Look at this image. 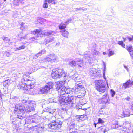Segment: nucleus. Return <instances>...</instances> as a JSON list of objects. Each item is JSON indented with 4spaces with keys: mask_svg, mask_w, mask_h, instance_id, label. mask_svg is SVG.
<instances>
[{
    "mask_svg": "<svg viewBox=\"0 0 133 133\" xmlns=\"http://www.w3.org/2000/svg\"><path fill=\"white\" fill-rule=\"evenodd\" d=\"M129 52L130 55V56L132 57H133V50Z\"/></svg>",
    "mask_w": 133,
    "mask_h": 133,
    "instance_id": "54",
    "label": "nucleus"
},
{
    "mask_svg": "<svg viewBox=\"0 0 133 133\" xmlns=\"http://www.w3.org/2000/svg\"><path fill=\"white\" fill-rule=\"evenodd\" d=\"M41 21H42L43 22H44L45 21V20L43 18L41 19Z\"/></svg>",
    "mask_w": 133,
    "mask_h": 133,
    "instance_id": "61",
    "label": "nucleus"
},
{
    "mask_svg": "<svg viewBox=\"0 0 133 133\" xmlns=\"http://www.w3.org/2000/svg\"><path fill=\"white\" fill-rule=\"evenodd\" d=\"M83 11H85L87 10V9L84 7L82 8V9Z\"/></svg>",
    "mask_w": 133,
    "mask_h": 133,
    "instance_id": "56",
    "label": "nucleus"
},
{
    "mask_svg": "<svg viewBox=\"0 0 133 133\" xmlns=\"http://www.w3.org/2000/svg\"><path fill=\"white\" fill-rule=\"evenodd\" d=\"M54 33V31H49L45 32L44 34V36H49L50 35H53Z\"/></svg>",
    "mask_w": 133,
    "mask_h": 133,
    "instance_id": "27",
    "label": "nucleus"
},
{
    "mask_svg": "<svg viewBox=\"0 0 133 133\" xmlns=\"http://www.w3.org/2000/svg\"><path fill=\"white\" fill-rule=\"evenodd\" d=\"M26 121L28 123L33 124V125L35 124H39L40 119H38L37 117H34L33 116L29 117V118H26Z\"/></svg>",
    "mask_w": 133,
    "mask_h": 133,
    "instance_id": "8",
    "label": "nucleus"
},
{
    "mask_svg": "<svg viewBox=\"0 0 133 133\" xmlns=\"http://www.w3.org/2000/svg\"><path fill=\"white\" fill-rule=\"evenodd\" d=\"M76 62H77L76 65L77 64L78 66L81 63L83 62L81 60L79 61H77Z\"/></svg>",
    "mask_w": 133,
    "mask_h": 133,
    "instance_id": "47",
    "label": "nucleus"
},
{
    "mask_svg": "<svg viewBox=\"0 0 133 133\" xmlns=\"http://www.w3.org/2000/svg\"><path fill=\"white\" fill-rule=\"evenodd\" d=\"M67 133H77V132L74 131H67Z\"/></svg>",
    "mask_w": 133,
    "mask_h": 133,
    "instance_id": "53",
    "label": "nucleus"
},
{
    "mask_svg": "<svg viewBox=\"0 0 133 133\" xmlns=\"http://www.w3.org/2000/svg\"><path fill=\"white\" fill-rule=\"evenodd\" d=\"M130 109L131 110L130 112L129 111V110L128 109H127L125 110V111H123V113L124 117L129 116L130 114L133 115V114H132V113H133V110L132 109H131L130 108Z\"/></svg>",
    "mask_w": 133,
    "mask_h": 133,
    "instance_id": "15",
    "label": "nucleus"
},
{
    "mask_svg": "<svg viewBox=\"0 0 133 133\" xmlns=\"http://www.w3.org/2000/svg\"><path fill=\"white\" fill-rule=\"evenodd\" d=\"M12 52H9V51H6L5 52V54L6 56L8 57H10L11 55L12 54Z\"/></svg>",
    "mask_w": 133,
    "mask_h": 133,
    "instance_id": "31",
    "label": "nucleus"
},
{
    "mask_svg": "<svg viewBox=\"0 0 133 133\" xmlns=\"http://www.w3.org/2000/svg\"><path fill=\"white\" fill-rule=\"evenodd\" d=\"M58 60L57 58L54 53L51 54L47 56L44 59L45 62L48 61L51 62L57 61Z\"/></svg>",
    "mask_w": 133,
    "mask_h": 133,
    "instance_id": "9",
    "label": "nucleus"
},
{
    "mask_svg": "<svg viewBox=\"0 0 133 133\" xmlns=\"http://www.w3.org/2000/svg\"><path fill=\"white\" fill-rule=\"evenodd\" d=\"M89 133H96V132L92 131V132H90Z\"/></svg>",
    "mask_w": 133,
    "mask_h": 133,
    "instance_id": "64",
    "label": "nucleus"
},
{
    "mask_svg": "<svg viewBox=\"0 0 133 133\" xmlns=\"http://www.w3.org/2000/svg\"><path fill=\"white\" fill-rule=\"evenodd\" d=\"M100 100L102 103L103 104H106L109 103L110 100L108 95L105 94L100 99Z\"/></svg>",
    "mask_w": 133,
    "mask_h": 133,
    "instance_id": "12",
    "label": "nucleus"
},
{
    "mask_svg": "<svg viewBox=\"0 0 133 133\" xmlns=\"http://www.w3.org/2000/svg\"><path fill=\"white\" fill-rule=\"evenodd\" d=\"M71 90L72 91H74V92L73 96V98L74 97V95L75 93L79 92L81 93L85 94L86 92L84 86L83 85H82L81 84H77V85H75L74 87V89Z\"/></svg>",
    "mask_w": 133,
    "mask_h": 133,
    "instance_id": "6",
    "label": "nucleus"
},
{
    "mask_svg": "<svg viewBox=\"0 0 133 133\" xmlns=\"http://www.w3.org/2000/svg\"><path fill=\"white\" fill-rule=\"evenodd\" d=\"M27 28L28 27L27 26H24L22 28H21V30H24L27 29Z\"/></svg>",
    "mask_w": 133,
    "mask_h": 133,
    "instance_id": "49",
    "label": "nucleus"
},
{
    "mask_svg": "<svg viewBox=\"0 0 133 133\" xmlns=\"http://www.w3.org/2000/svg\"><path fill=\"white\" fill-rule=\"evenodd\" d=\"M119 127H121V126L118 124V123L117 121H116L115 123L112 125L111 126V128L112 129H113L115 128H118Z\"/></svg>",
    "mask_w": 133,
    "mask_h": 133,
    "instance_id": "19",
    "label": "nucleus"
},
{
    "mask_svg": "<svg viewBox=\"0 0 133 133\" xmlns=\"http://www.w3.org/2000/svg\"><path fill=\"white\" fill-rule=\"evenodd\" d=\"M76 61H72L70 62L69 64L72 66H75L76 65Z\"/></svg>",
    "mask_w": 133,
    "mask_h": 133,
    "instance_id": "25",
    "label": "nucleus"
},
{
    "mask_svg": "<svg viewBox=\"0 0 133 133\" xmlns=\"http://www.w3.org/2000/svg\"><path fill=\"white\" fill-rule=\"evenodd\" d=\"M64 83L61 81L57 82L55 85L56 89L57 90L58 93L60 95L59 103L61 108L64 110L66 108L72 107L74 103L73 96L74 92L69 88L63 86Z\"/></svg>",
    "mask_w": 133,
    "mask_h": 133,
    "instance_id": "1",
    "label": "nucleus"
},
{
    "mask_svg": "<svg viewBox=\"0 0 133 133\" xmlns=\"http://www.w3.org/2000/svg\"><path fill=\"white\" fill-rule=\"evenodd\" d=\"M29 76L26 75H24L22 78V81L23 82H26L29 83V84L31 85V81L30 79Z\"/></svg>",
    "mask_w": 133,
    "mask_h": 133,
    "instance_id": "13",
    "label": "nucleus"
},
{
    "mask_svg": "<svg viewBox=\"0 0 133 133\" xmlns=\"http://www.w3.org/2000/svg\"><path fill=\"white\" fill-rule=\"evenodd\" d=\"M52 102H53L57 103L58 101V100L57 99L56 100H54V99H52Z\"/></svg>",
    "mask_w": 133,
    "mask_h": 133,
    "instance_id": "57",
    "label": "nucleus"
},
{
    "mask_svg": "<svg viewBox=\"0 0 133 133\" xmlns=\"http://www.w3.org/2000/svg\"><path fill=\"white\" fill-rule=\"evenodd\" d=\"M84 65V62L81 63L78 66V68L80 69L81 68H82L83 67Z\"/></svg>",
    "mask_w": 133,
    "mask_h": 133,
    "instance_id": "42",
    "label": "nucleus"
},
{
    "mask_svg": "<svg viewBox=\"0 0 133 133\" xmlns=\"http://www.w3.org/2000/svg\"><path fill=\"white\" fill-rule=\"evenodd\" d=\"M104 123V121H103L101 118H99L98 119V122L97 124H103Z\"/></svg>",
    "mask_w": 133,
    "mask_h": 133,
    "instance_id": "39",
    "label": "nucleus"
},
{
    "mask_svg": "<svg viewBox=\"0 0 133 133\" xmlns=\"http://www.w3.org/2000/svg\"><path fill=\"white\" fill-rule=\"evenodd\" d=\"M23 118V117L22 115H17V120H18V119H20L19 121H20L21 119H22Z\"/></svg>",
    "mask_w": 133,
    "mask_h": 133,
    "instance_id": "45",
    "label": "nucleus"
},
{
    "mask_svg": "<svg viewBox=\"0 0 133 133\" xmlns=\"http://www.w3.org/2000/svg\"><path fill=\"white\" fill-rule=\"evenodd\" d=\"M82 8H76L75 9V10L76 11H77L78 10H80Z\"/></svg>",
    "mask_w": 133,
    "mask_h": 133,
    "instance_id": "58",
    "label": "nucleus"
},
{
    "mask_svg": "<svg viewBox=\"0 0 133 133\" xmlns=\"http://www.w3.org/2000/svg\"><path fill=\"white\" fill-rule=\"evenodd\" d=\"M77 84H81V85H83V84L82 83V82H81V81H78V82H77L76 83V85H77Z\"/></svg>",
    "mask_w": 133,
    "mask_h": 133,
    "instance_id": "52",
    "label": "nucleus"
},
{
    "mask_svg": "<svg viewBox=\"0 0 133 133\" xmlns=\"http://www.w3.org/2000/svg\"><path fill=\"white\" fill-rule=\"evenodd\" d=\"M49 3H51L52 4H56L57 2V0H48Z\"/></svg>",
    "mask_w": 133,
    "mask_h": 133,
    "instance_id": "28",
    "label": "nucleus"
},
{
    "mask_svg": "<svg viewBox=\"0 0 133 133\" xmlns=\"http://www.w3.org/2000/svg\"><path fill=\"white\" fill-rule=\"evenodd\" d=\"M97 124V123H94V126L95 127H96V125L97 124Z\"/></svg>",
    "mask_w": 133,
    "mask_h": 133,
    "instance_id": "62",
    "label": "nucleus"
},
{
    "mask_svg": "<svg viewBox=\"0 0 133 133\" xmlns=\"http://www.w3.org/2000/svg\"><path fill=\"white\" fill-rule=\"evenodd\" d=\"M72 73H71V76H70L71 78H72V79H74L75 80L76 79V78H77L78 77V75L77 73H74V74H73V75H72Z\"/></svg>",
    "mask_w": 133,
    "mask_h": 133,
    "instance_id": "23",
    "label": "nucleus"
},
{
    "mask_svg": "<svg viewBox=\"0 0 133 133\" xmlns=\"http://www.w3.org/2000/svg\"><path fill=\"white\" fill-rule=\"evenodd\" d=\"M124 67L128 72L129 71V69L127 66L126 65H124Z\"/></svg>",
    "mask_w": 133,
    "mask_h": 133,
    "instance_id": "50",
    "label": "nucleus"
},
{
    "mask_svg": "<svg viewBox=\"0 0 133 133\" xmlns=\"http://www.w3.org/2000/svg\"><path fill=\"white\" fill-rule=\"evenodd\" d=\"M35 105V102L33 101H32L26 108L25 106L17 105L15 106L14 112H17L19 114H20L21 112L24 113L25 112L28 113L34 110Z\"/></svg>",
    "mask_w": 133,
    "mask_h": 133,
    "instance_id": "2",
    "label": "nucleus"
},
{
    "mask_svg": "<svg viewBox=\"0 0 133 133\" xmlns=\"http://www.w3.org/2000/svg\"><path fill=\"white\" fill-rule=\"evenodd\" d=\"M2 39L3 40L4 42H5L6 43H9L10 41L9 38L7 37H3L2 38Z\"/></svg>",
    "mask_w": 133,
    "mask_h": 133,
    "instance_id": "29",
    "label": "nucleus"
},
{
    "mask_svg": "<svg viewBox=\"0 0 133 133\" xmlns=\"http://www.w3.org/2000/svg\"><path fill=\"white\" fill-rule=\"evenodd\" d=\"M54 39V38L53 37H50L47 38L45 39V42L46 43H50L53 41Z\"/></svg>",
    "mask_w": 133,
    "mask_h": 133,
    "instance_id": "22",
    "label": "nucleus"
},
{
    "mask_svg": "<svg viewBox=\"0 0 133 133\" xmlns=\"http://www.w3.org/2000/svg\"><path fill=\"white\" fill-rule=\"evenodd\" d=\"M24 24L25 23H24L23 22H22L21 23V24L20 29L22 28H23V27L24 26Z\"/></svg>",
    "mask_w": 133,
    "mask_h": 133,
    "instance_id": "51",
    "label": "nucleus"
},
{
    "mask_svg": "<svg viewBox=\"0 0 133 133\" xmlns=\"http://www.w3.org/2000/svg\"><path fill=\"white\" fill-rule=\"evenodd\" d=\"M95 86L96 90L99 92L100 94L104 93L106 90V84L105 81L102 80L97 81L95 82Z\"/></svg>",
    "mask_w": 133,
    "mask_h": 133,
    "instance_id": "5",
    "label": "nucleus"
},
{
    "mask_svg": "<svg viewBox=\"0 0 133 133\" xmlns=\"http://www.w3.org/2000/svg\"><path fill=\"white\" fill-rule=\"evenodd\" d=\"M67 131H72L73 129H76V125L73 119L70 120L68 121L67 123Z\"/></svg>",
    "mask_w": 133,
    "mask_h": 133,
    "instance_id": "11",
    "label": "nucleus"
},
{
    "mask_svg": "<svg viewBox=\"0 0 133 133\" xmlns=\"http://www.w3.org/2000/svg\"><path fill=\"white\" fill-rule=\"evenodd\" d=\"M25 48V46L24 45H22L21 46L18 47L17 48H16L15 51H17L20 50L21 49H23Z\"/></svg>",
    "mask_w": 133,
    "mask_h": 133,
    "instance_id": "34",
    "label": "nucleus"
},
{
    "mask_svg": "<svg viewBox=\"0 0 133 133\" xmlns=\"http://www.w3.org/2000/svg\"><path fill=\"white\" fill-rule=\"evenodd\" d=\"M72 20V19L71 18H70L69 19L67 20L65 22V23L66 25H67L68 24L70 23Z\"/></svg>",
    "mask_w": 133,
    "mask_h": 133,
    "instance_id": "41",
    "label": "nucleus"
},
{
    "mask_svg": "<svg viewBox=\"0 0 133 133\" xmlns=\"http://www.w3.org/2000/svg\"><path fill=\"white\" fill-rule=\"evenodd\" d=\"M111 94L112 97H113L115 94V92L112 89L111 90Z\"/></svg>",
    "mask_w": 133,
    "mask_h": 133,
    "instance_id": "40",
    "label": "nucleus"
},
{
    "mask_svg": "<svg viewBox=\"0 0 133 133\" xmlns=\"http://www.w3.org/2000/svg\"><path fill=\"white\" fill-rule=\"evenodd\" d=\"M59 44H60L59 43H57L56 44V46H58L59 45Z\"/></svg>",
    "mask_w": 133,
    "mask_h": 133,
    "instance_id": "63",
    "label": "nucleus"
},
{
    "mask_svg": "<svg viewBox=\"0 0 133 133\" xmlns=\"http://www.w3.org/2000/svg\"><path fill=\"white\" fill-rule=\"evenodd\" d=\"M19 14H18L17 12L16 11L13 14V17L14 18H17Z\"/></svg>",
    "mask_w": 133,
    "mask_h": 133,
    "instance_id": "37",
    "label": "nucleus"
},
{
    "mask_svg": "<svg viewBox=\"0 0 133 133\" xmlns=\"http://www.w3.org/2000/svg\"><path fill=\"white\" fill-rule=\"evenodd\" d=\"M97 71L94 68H93L91 69L90 72V74H95L97 73Z\"/></svg>",
    "mask_w": 133,
    "mask_h": 133,
    "instance_id": "30",
    "label": "nucleus"
},
{
    "mask_svg": "<svg viewBox=\"0 0 133 133\" xmlns=\"http://www.w3.org/2000/svg\"><path fill=\"white\" fill-rule=\"evenodd\" d=\"M32 101H27L25 99H22L21 101L20 100H19V101H21L22 103V104L21 103V104H20V103H19V104H17L16 105H22L23 106H24L23 104H24V105H28V104H29V103L31 102Z\"/></svg>",
    "mask_w": 133,
    "mask_h": 133,
    "instance_id": "16",
    "label": "nucleus"
},
{
    "mask_svg": "<svg viewBox=\"0 0 133 133\" xmlns=\"http://www.w3.org/2000/svg\"><path fill=\"white\" fill-rule=\"evenodd\" d=\"M45 52V50L44 49H43L41 50L38 53L36 54L33 57L34 59H36L39 56H41L42 54H44Z\"/></svg>",
    "mask_w": 133,
    "mask_h": 133,
    "instance_id": "17",
    "label": "nucleus"
},
{
    "mask_svg": "<svg viewBox=\"0 0 133 133\" xmlns=\"http://www.w3.org/2000/svg\"><path fill=\"white\" fill-rule=\"evenodd\" d=\"M13 127L14 129V131H17V130L18 129V127H16V126L15 125H13Z\"/></svg>",
    "mask_w": 133,
    "mask_h": 133,
    "instance_id": "46",
    "label": "nucleus"
},
{
    "mask_svg": "<svg viewBox=\"0 0 133 133\" xmlns=\"http://www.w3.org/2000/svg\"><path fill=\"white\" fill-rule=\"evenodd\" d=\"M10 83V80L9 79L6 80L4 82V84H8Z\"/></svg>",
    "mask_w": 133,
    "mask_h": 133,
    "instance_id": "43",
    "label": "nucleus"
},
{
    "mask_svg": "<svg viewBox=\"0 0 133 133\" xmlns=\"http://www.w3.org/2000/svg\"><path fill=\"white\" fill-rule=\"evenodd\" d=\"M24 83H22L21 85V89H22L23 90H25L30 91H33L34 89L33 88L34 87V85L33 84L31 85L29 84L28 83L24 82Z\"/></svg>",
    "mask_w": 133,
    "mask_h": 133,
    "instance_id": "7",
    "label": "nucleus"
},
{
    "mask_svg": "<svg viewBox=\"0 0 133 133\" xmlns=\"http://www.w3.org/2000/svg\"><path fill=\"white\" fill-rule=\"evenodd\" d=\"M106 65H105V64H104V73H103V75H104V78L105 79H106V78L105 76V72L104 71L106 70Z\"/></svg>",
    "mask_w": 133,
    "mask_h": 133,
    "instance_id": "48",
    "label": "nucleus"
},
{
    "mask_svg": "<svg viewBox=\"0 0 133 133\" xmlns=\"http://www.w3.org/2000/svg\"><path fill=\"white\" fill-rule=\"evenodd\" d=\"M82 96H81L80 95H79L77 96H76L75 97L76 98H82Z\"/></svg>",
    "mask_w": 133,
    "mask_h": 133,
    "instance_id": "55",
    "label": "nucleus"
},
{
    "mask_svg": "<svg viewBox=\"0 0 133 133\" xmlns=\"http://www.w3.org/2000/svg\"><path fill=\"white\" fill-rule=\"evenodd\" d=\"M106 128V126L104 125L99 127L98 128L101 132H102L103 133H105L106 132V130L105 129Z\"/></svg>",
    "mask_w": 133,
    "mask_h": 133,
    "instance_id": "20",
    "label": "nucleus"
},
{
    "mask_svg": "<svg viewBox=\"0 0 133 133\" xmlns=\"http://www.w3.org/2000/svg\"><path fill=\"white\" fill-rule=\"evenodd\" d=\"M130 99V97H128L127 98H126L125 99L129 101V100Z\"/></svg>",
    "mask_w": 133,
    "mask_h": 133,
    "instance_id": "59",
    "label": "nucleus"
},
{
    "mask_svg": "<svg viewBox=\"0 0 133 133\" xmlns=\"http://www.w3.org/2000/svg\"><path fill=\"white\" fill-rule=\"evenodd\" d=\"M47 2L48 3V0H45L44 2V3L43 5V7L45 8H47L48 7V4Z\"/></svg>",
    "mask_w": 133,
    "mask_h": 133,
    "instance_id": "33",
    "label": "nucleus"
},
{
    "mask_svg": "<svg viewBox=\"0 0 133 133\" xmlns=\"http://www.w3.org/2000/svg\"><path fill=\"white\" fill-rule=\"evenodd\" d=\"M95 52V54L96 55H97L98 54V52L97 51H94Z\"/></svg>",
    "mask_w": 133,
    "mask_h": 133,
    "instance_id": "60",
    "label": "nucleus"
},
{
    "mask_svg": "<svg viewBox=\"0 0 133 133\" xmlns=\"http://www.w3.org/2000/svg\"><path fill=\"white\" fill-rule=\"evenodd\" d=\"M45 111L46 112H49L50 113H51V109L50 107H48L46 108L45 109Z\"/></svg>",
    "mask_w": 133,
    "mask_h": 133,
    "instance_id": "35",
    "label": "nucleus"
},
{
    "mask_svg": "<svg viewBox=\"0 0 133 133\" xmlns=\"http://www.w3.org/2000/svg\"><path fill=\"white\" fill-rule=\"evenodd\" d=\"M127 50L129 52L133 51V49L131 46H127Z\"/></svg>",
    "mask_w": 133,
    "mask_h": 133,
    "instance_id": "38",
    "label": "nucleus"
},
{
    "mask_svg": "<svg viewBox=\"0 0 133 133\" xmlns=\"http://www.w3.org/2000/svg\"><path fill=\"white\" fill-rule=\"evenodd\" d=\"M66 25L65 23L64 24L63 22H61L59 26V28L60 29H64L66 28Z\"/></svg>",
    "mask_w": 133,
    "mask_h": 133,
    "instance_id": "21",
    "label": "nucleus"
},
{
    "mask_svg": "<svg viewBox=\"0 0 133 133\" xmlns=\"http://www.w3.org/2000/svg\"><path fill=\"white\" fill-rule=\"evenodd\" d=\"M49 120L51 122L49 124L48 127L51 129L52 132H55L56 130L58 129L61 128L62 123L59 119H56L55 117H52Z\"/></svg>",
    "mask_w": 133,
    "mask_h": 133,
    "instance_id": "3",
    "label": "nucleus"
},
{
    "mask_svg": "<svg viewBox=\"0 0 133 133\" xmlns=\"http://www.w3.org/2000/svg\"><path fill=\"white\" fill-rule=\"evenodd\" d=\"M32 32L33 34L36 35H40L42 33V31L40 29H36L34 30Z\"/></svg>",
    "mask_w": 133,
    "mask_h": 133,
    "instance_id": "18",
    "label": "nucleus"
},
{
    "mask_svg": "<svg viewBox=\"0 0 133 133\" xmlns=\"http://www.w3.org/2000/svg\"><path fill=\"white\" fill-rule=\"evenodd\" d=\"M26 38V35L24 36L20 37L18 38V39L19 41H22L23 39H25Z\"/></svg>",
    "mask_w": 133,
    "mask_h": 133,
    "instance_id": "36",
    "label": "nucleus"
},
{
    "mask_svg": "<svg viewBox=\"0 0 133 133\" xmlns=\"http://www.w3.org/2000/svg\"><path fill=\"white\" fill-rule=\"evenodd\" d=\"M121 129H123V130H127V129H128L131 127L130 124L129 122L126 121L125 122L123 123V125H122Z\"/></svg>",
    "mask_w": 133,
    "mask_h": 133,
    "instance_id": "14",
    "label": "nucleus"
},
{
    "mask_svg": "<svg viewBox=\"0 0 133 133\" xmlns=\"http://www.w3.org/2000/svg\"><path fill=\"white\" fill-rule=\"evenodd\" d=\"M69 34L68 31H66L65 30H64L62 33V35L64 37L68 38V35Z\"/></svg>",
    "mask_w": 133,
    "mask_h": 133,
    "instance_id": "26",
    "label": "nucleus"
},
{
    "mask_svg": "<svg viewBox=\"0 0 133 133\" xmlns=\"http://www.w3.org/2000/svg\"><path fill=\"white\" fill-rule=\"evenodd\" d=\"M51 75L54 79H57L61 77L65 78L66 75L63 69H56L52 70Z\"/></svg>",
    "mask_w": 133,
    "mask_h": 133,
    "instance_id": "4",
    "label": "nucleus"
},
{
    "mask_svg": "<svg viewBox=\"0 0 133 133\" xmlns=\"http://www.w3.org/2000/svg\"><path fill=\"white\" fill-rule=\"evenodd\" d=\"M114 54V52L113 51H110L109 52L108 56L109 57H110V56L113 55Z\"/></svg>",
    "mask_w": 133,
    "mask_h": 133,
    "instance_id": "44",
    "label": "nucleus"
},
{
    "mask_svg": "<svg viewBox=\"0 0 133 133\" xmlns=\"http://www.w3.org/2000/svg\"><path fill=\"white\" fill-rule=\"evenodd\" d=\"M53 84L52 82H50L47 83L45 86L40 90L41 92L43 94L49 92L50 89L52 88Z\"/></svg>",
    "mask_w": 133,
    "mask_h": 133,
    "instance_id": "10",
    "label": "nucleus"
},
{
    "mask_svg": "<svg viewBox=\"0 0 133 133\" xmlns=\"http://www.w3.org/2000/svg\"><path fill=\"white\" fill-rule=\"evenodd\" d=\"M118 44L121 45L122 47L125 48V44L122 41H118Z\"/></svg>",
    "mask_w": 133,
    "mask_h": 133,
    "instance_id": "32",
    "label": "nucleus"
},
{
    "mask_svg": "<svg viewBox=\"0 0 133 133\" xmlns=\"http://www.w3.org/2000/svg\"><path fill=\"white\" fill-rule=\"evenodd\" d=\"M20 2L19 0H14L13 1V4L14 6H16L18 5Z\"/></svg>",
    "mask_w": 133,
    "mask_h": 133,
    "instance_id": "24",
    "label": "nucleus"
}]
</instances>
